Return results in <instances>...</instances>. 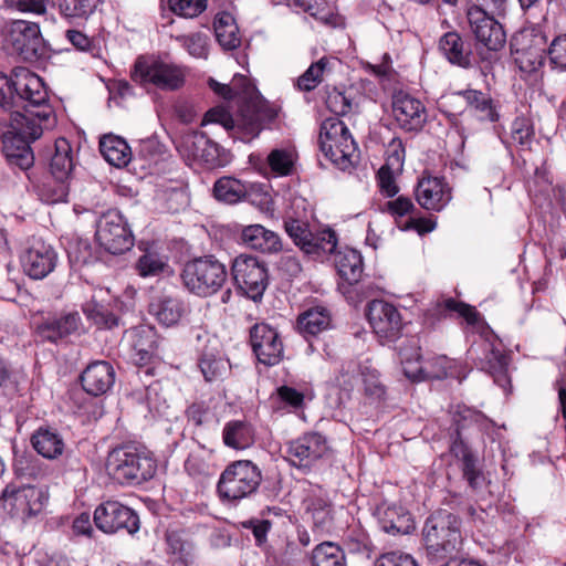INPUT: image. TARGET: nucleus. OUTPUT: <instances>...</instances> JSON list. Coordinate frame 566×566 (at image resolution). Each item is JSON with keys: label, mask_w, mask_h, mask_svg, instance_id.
<instances>
[{"label": "nucleus", "mask_w": 566, "mask_h": 566, "mask_svg": "<svg viewBox=\"0 0 566 566\" xmlns=\"http://www.w3.org/2000/svg\"><path fill=\"white\" fill-rule=\"evenodd\" d=\"M0 107L9 113L10 130L3 132V154L22 153V145L41 137L54 125V112L42 78L23 66L9 75L0 72Z\"/></svg>", "instance_id": "f257e3e1"}, {"label": "nucleus", "mask_w": 566, "mask_h": 566, "mask_svg": "<svg viewBox=\"0 0 566 566\" xmlns=\"http://www.w3.org/2000/svg\"><path fill=\"white\" fill-rule=\"evenodd\" d=\"M277 111L264 99L249 78L234 74L229 84L214 80V124L228 133L253 139L275 120Z\"/></svg>", "instance_id": "f03ea898"}, {"label": "nucleus", "mask_w": 566, "mask_h": 566, "mask_svg": "<svg viewBox=\"0 0 566 566\" xmlns=\"http://www.w3.org/2000/svg\"><path fill=\"white\" fill-rule=\"evenodd\" d=\"M450 424L447 428L448 451L454 459L462 479L470 490L479 492L486 485L483 463L472 444V437L485 423V415L464 403L451 406Z\"/></svg>", "instance_id": "7ed1b4c3"}, {"label": "nucleus", "mask_w": 566, "mask_h": 566, "mask_svg": "<svg viewBox=\"0 0 566 566\" xmlns=\"http://www.w3.org/2000/svg\"><path fill=\"white\" fill-rule=\"evenodd\" d=\"M461 518L444 509L432 512L422 527L426 555L431 562L443 560L462 548Z\"/></svg>", "instance_id": "20e7f679"}, {"label": "nucleus", "mask_w": 566, "mask_h": 566, "mask_svg": "<svg viewBox=\"0 0 566 566\" xmlns=\"http://www.w3.org/2000/svg\"><path fill=\"white\" fill-rule=\"evenodd\" d=\"M106 472L122 485H139L157 470L153 453L144 446L126 443L112 449L106 458Z\"/></svg>", "instance_id": "39448f33"}, {"label": "nucleus", "mask_w": 566, "mask_h": 566, "mask_svg": "<svg viewBox=\"0 0 566 566\" xmlns=\"http://www.w3.org/2000/svg\"><path fill=\"white\" fill-rule=\"evenodd\" d=\"M500 15H489L478 7H468L467 18L474 36L476 55L482 64V74L486 76L500 61V51L506 43L503 25L496 20Z\"/></svg>", "instance_id": "423d86ee"}, {"label": "nucleus", "mask_w": 566, "mask_h": 566, "mask_svg": "<svg viewBox=\"0 0 566 566\" xmlns=\"http://www.w3.org/2000/svg\"><path fill=\"white\" fill-rule=\"evenodd\" d=\"M318 146L324 156L342 170L358 159V148L348 127L337 117L326 118L319 129Z\"/></svg>", "instance_id": "0eeeda50"}, {"label": "nucleus", "mask_w": 566, "mask_h": 566, "mask_svg": "<svg viewBox=\"0 0 566 566\" xmlns=\"http://www.w3.org/2000/svg\"><path fill=\"white\" fill-rule=\"evenodd\" d=\"M262 481L261 470L250 460L230 463L221 473L217 492L221 500L235 502L255 493Z\"/></svg>", "instance_id": "6e6552de"}, {"label": "nucleus", "mask_w": 566, "mask_h": 566, "mask_svg": "<svg viewBox=\"0 0 566 566\" xmlns=\"http://www.w3.org/2000/svg\"><path fill=\"white\" fill-rule=\"evenodd\" d=\"M2 33L7 46L23 61L36 62L45 56V42L36 22L12 20L6 23Z\"/></svg>", "instance_id": "1a4fd4ad"}, {"label": "nucleus", "mask_w": 566, "mask_h": 566, "mask_svg": "<svg viewBox=\"0 0 566 566\" xmlns=\"http://www.w3.org/2000/svg\"><path fill=\"white\" fill-rule=\"evenodd\" d=\"M284 230L300 250L315 259L336 252L338 238L329 228L313 232L307 221L290 217L284 219Z\"/></svg>", "instance_id": "9d476101"}, {"label": "nucleus", "mask_w": 566, "mask_h": 566, "mask_svg": "<svg viewBox=\"0 0 566 566\" xmlns=\"http://www.w3.org/2000/svg\"><path fill=\"white\" fill-rule=\"evenodd\" d=\"M511 53L524 73L536 72L547 55V36L541 29L522 30L510 41Z\"/></svg>", "instance_id": "9b49d317"}, {"label": "nucleus", "mask_w": 566, "mask_h": 566, "mask_svg": "<svg viewBox=\"0 0 566 566\" xmlns=\"http://www.w3.org/2000/svg\"><path fill=\"white\" fill-rule=\"evenodd\" d=\"M481 336L483 338L482 356L478 358L476 366L480 370L490 375L494 382L505 390L511 386V377L509 375L511 355L505 349L502 340L489 326L482 332Z\"/></svg>", "instance_id": "f8f14e48"}, {"label": "nucleus", "mask_w": 566, "mask_h": 566, "mask_svg": "<svg viewBox=\"0 0 566 566\" xmlns=\"http://www.w3.org/2000/svg\"><path fill=\"white\" fill-rule=\"evenodd\" d=\"M231 270L238 289L253 302H261L269 285L265 262L255 256L240 254L234 259Z\"/></svg>", "instance_id": "ddd939ff"}, {"label": "nucleus", "mask_w": 566, "mask_h": 566, "mask_svg": "<svg viewBox=\"0 0 566 566\" xmlns=\"http://www.w3.org/2000/svg\"><path fill=\"white\" fill-rule=\"evenodd\" d=\"M95 238L105 251L122 254L134 245V235L123 216L116 210H108L96 221Z\"/></svg>", "instance_id": "4468645a"}, {"label": "nucleus", "mask_w": 566, "mask_h": 566, "mask_svg": "<svg viewBox=\"0 0 566 566\" xmlns=\"http://www.w3.org/2000/svg\"><path fill=\"white\" fill-rule=\"evenodd\" d=\"M132 80L138 84H154L161 90L175 91L184 85L185 73L177 65L140 56L135 62Z\"/></svg>", "instance_id": "2eb2a0df"}, {"label": "nucleus", "mask_w": 566, "mask_h": 566, "mask_svg": "<svg viewBox=\"0 0 566 566\" xmlns=\"http://www.w3.org/2000/svg\"><path fill=\"white\" fill-rule=\"evenodd\" d=\"M48 501L44 492L35 486L8 484L1 493L4 510L13 517L30 518L42 512Z\"/></svg>", "instance_id": "dca6fc26"}, {"label": "nucleus", "mask_w": 566, "mask_h": 566, "mask_svg": "<svg viewBox=\"0 0 566 566\" xmlns=\"http://www.w3.org/2000/svg\"><path fill=\"white\" fill-rule=\"evenodd\" d=\"M94 523L105 534L126 531L133 535L138 532L140 522L137 513L115 500L101 503L94 511Z\"/></svg>", "instance_id": "f3484780"}, {"label": "nucleus", "mask_w": 566, "mask_h": 566, "mask_svg": "<svg viewBox=\"0 0 566 566\" xmlns=\"http://www.w3.org/2000/svg\"><path fill=\"white\" fill-rule=\"evenodd\" d=\"M249 344L256 360L268 367L280 364L284 345L276 328L268 323H255L249 331Z\"/></svg>", "instance_id": "a211bd4d"}, {"label": "nucleus", "mask_w": 566, "mask_h": 566, "mask_svg": "<svg viewBox=\"0 0 566 566\" xmlns=\"http://www.w3.org/2000/svg\"><path fill=\"white\" fill-rule=\"evenodd\" d=\"M285 459L298 469L311 470L327 455L329 446L326 437L318 432H307L286 444Z\"/></svg>", "instance_id": "6ab92c4d"}, {"label": "nucleus", "mask_w": 566, "mask_h": 566, "mask_svg": "<svg viewBox=\"0 0 566 566\" xmlns=\"http://www.w3.org/2000/svg\"><path fill=\"white\" fill-rule=\"evenodd\" d=\"M391 115L395 124L406 133H419L427 122L424 104L405 91L392 94Z\"/></svg>", "instance_id": "aec40b11"}, {"label": "nucleus", "mask_w": 566, "mask_h": 566, "mask_svg": "<svg viewBox=\"0 0 566 566\" xmlns=\"http://www.w3.org/2000/svg\"><path fill=\"white\" fill-rule=\"evenodd\" d=\"M367 318L375 334L388 342H394L401 335L403 327L401 314L395 305L384 300L369 302Z\"/></svg>", "instance_id": "412c9836"}, {"label": "nucleus", "mask_w": 566, "mask_h": 566, "mask_svg": "<svg viewBox=\"0 0 566 566\" xmlns=\"http://www.w3.org/2000/svg\"><path fill=\"white\" fill-rule=\"evenodd\" d=\"M438 49L450 64L464 70L478 67L482 72V64L476 55L475 46L459 32H446L439 39Z\"/></svg>", "instance_id": "4be33fe9"}, {"label": "nucleus", "mask_w": 566, "mask_h": 566, "mask_svg": "<svg viewBox=\"0 0 566 566\" xmlns=\"http://www.w3.org/2000/svg\"><path fill=\"white\" fill-rule=\"evenodd\" d=\"M417 202L426 210L441 211L452 198V188L444 177L423 171L415 188Z\"/></svg>", "instance_id": "5701e85b"}, {"label": "nucleus", "mask_w": 566, "mask_h": 566, "mask_svg": "<svg viewBox=\"0 0 566 566\" xmlns=\"http://www.w3.org/2000/svg\"><path fill=\"white\" fill-rule=\"evenodd\" d=\"M56 259V252L50 244L41 239H33L22 255L21 263L27 275L41 280L54 270Z\"/></svg>", "instance_id": "b1692460"}, {"label": "nucleus", "mask_w": 566, "mask_h": 566, "mask_svg": "<svg viewBox=\"0 0 566 566\" xmlns=\"http://www.w3.org/2000/svg\"><path fill=\"white\" fill-rule=\"evenodd\" d=\"M374 515L381 530L394 536L410 534L416 528L411 513L401 505L384 501L376 506Z\"/></svg>", "instance_id": "393cba45"}, {"label": "nucleus", "mask_w": 566, "mask_h": 566, "mask_svg": "<svg viewBox=\"0 0 566 566\" xmlns=\"http://www.w3.org/2000/svg\"><path fill=\"white\" fill-rule=\"evenodd\" d=\"M81 326V316L77 312L48 316L35 327V334L42 342L57 343L76 333Z\"/></svg>", "instance_id": "a878e982"}, {"label": "nucleus", "mask_w": 566, "mask_h": 566, "mask_svg": "<svg viewBox=\"0 0 566 566\" xmlns=\"http://www.w3.org/2000/svg\"><path fill=\"white\" fill-rule=\"evenodd\" d=\"M186 287L199 296H208L212 286V261L209 256L188 262L181 274Z\"/></svg>", "instance_id": "bb28decb"}, {"label": "nucleus", "mask_w": 566, "mask_h": 566, "mask_svg": "<svg viewBox=\"0 0 566 566\" xmlns=\"http://www.w3.org/2000/svg\"><path fill=\"white\" fill-rule=\"evenodd\" d=\"M115 382V370L105 360H97L90 364L81 375L83 389L94 396L106 394Z\"/></svg>", "instance_id": "cd10ccee"}, {"label": "nucleus", "mask_w": 566, "mask_h": 566, "mask_svg": "<svg viewBox=\"0 0 566 566\" xmlns=\"http://www.w3.org/2000/svg\"><path fill=\"white\" fill-rule=\"evenodd\" d=\"M453 95L463 97L468 107L478 115L479 119L490 123H496L500 119V102L494 99L489 93L467 88Z\"/></svg>", "instance_id": "c85d7f7f"}, {"label": "nucleus", "mask_w": 566, "mask_h": 566, "mask_svg": "<svg viewBox=\"0 0 566 566\" xmlns=\"http://www.w3.org/2000/svg\"><path fill=\"white\" fill-rule=\"evenodd\" d=\"M241 240L249 248L262 253H276L282 250L279 234L261 224H250L243 228Z\"/></svg>", "instance_id": "c756f323"}, {"label": "nucleus", "mask_w": 566, "mask_h": 566, "mask_svg": "<svg viewBox=\"0 0 566 566\" xmlns=\"http://www.w3.org/2000/svg\"><path fill=\"white\" fill-rule=\"evenodd\" d=\"M438 319L461 317L468 325L475 326L483 322L481 313L473 306L453 297H447L437 302L436 306L430 310Z\"/></svg>", "instance_id": "7c9ffc66"}, {"label": "nucleus", "mask_w": 566, "mask_h": 566, "mask_svg": "<svg viewBox=\"0 0 566 566\" xmlns=\"http://www.w3.org/2000/svg\"><path fill=\"white\" fill-rule=\"evenodd\" d=\"M331 327L332 315L324 306L311 307L297 317V329L307 340Z\"/></svg>", "instance_id": "2f4dec72"}, {"label": "nucleus", "mask_w": 566, "mask_h": 566, "mask_svg": "<svg viewBox=\"0 0 566 566\" xmlns=\"http://www.w3.org/2000/svg\"><path fill=\"white\" fill-rule=\"evenodd\" d=\"M290 6H294L308 13L316 20H319L327 27H344V18L334 11L328 0H286Z\"/></svg>", "instance_id": "473e14b6"}, {"label": "nucleus", "mask_w": 566, "mask_h": 566, "mask_svg": "<svg viewBox=\"0 0 566 566\" xmlns=\"http://www.w3.org/2000/svg\"><path fill=\"white\" fill-rule=\"evenodd\" d=\"M290 6H294L308 13L316 20H319L327 27H344V18L334 11L328 0H286Z\"/></svg>", "instance_id": "72a5a7b5"}, {"label": "nucleus", "mask_w": 566, "mask_h": 566, "mask_svg": "<svg viewBox=\"0 0 566 566\" xmlns=\"http://www.w3.org/2000/svg\"><path fill=\"white\" fill-rule=\"evenodd\" d=\"M34 450L43 458L53 460L62 455L65 442L62 436L52 428L40 427L31 437Z\"/></svg>", "instance_id": "f704fd0d"}, {"label": "nucleus", "mask_w": 566, "mask_h": 566, "mask_svg": "<svg viewBox=\"0 0 566 566\" xmlns=\"http://www.w3.org/2000/svg\"><path fill=\"white\" fill-rule=\"evenodd\" d=\"M223 443L234 450H244L255 442V429L247 420H231L222 431Z\"/></svg>", "instance_id": "c9c22d12"}, {"label": "nucleus", "mask_w": 566, "mask_h": 566, "mask_svg": "<svg viewBox=\"0 0 566 566\" xmlns=\"http://www.w3.org/2000/svg\"><path fill=\"white\" fill-rule=\"evenodd\" d=\"M55 151L50 161L51 176L57 180L70 181L75 167L71 144L65 138H57Z\"/></svg>", "instance_id": "e433bc0d"}, {"label": "nucleus", "mask_w": 566, "mask_h": 566, "mask_svg": "<svg viewBox=\"0 0 566 566\" xmlns=\"http://www.w3.org/2000/svg\"><path fill=\"white\" fill-rule=\"evenodd\" d=\"M185 311L184 303L169 295L157 297L149 304V313L165 326L177 324L185 314Z\"/></svg>", "instance_id": "4c0bfd02"}, {"label": "nucleus", "mask_w": 566, "mask_h": 566, "mask_svg": "<svg viewBox=\"0 0 566 566\" xmlns=\"http://www.w3.org/2000/svg\"><path fill=\"white\" fill-rule=\"evenodd\" d=\"M363 256L354 249L337 251L335 255V266L338 275L349 285H356L363 274Z\"/></svg>", "instance_id": "58836bf2"}, {"label": "nucleus", "mask_w": 566, "mask_h": 566, "mask_svg": "<svg viewBox=\"0 0 566 566\" xmlns=\"http://www.w3.org/2000/svg\"><path fill=\"white\" fill-rule=\"evenodd\" d=\"M99 151L108 164L118 168L128 165L132 159V150L126 140L112 134L101 138Z\"/></svg>", "instance_id": "ea45409f"}, {"label": "nucleus", "mask_w": 566, "mask_h": 566, "mask_svg": "<svg viewBox=\"0 0 566 566\" xmlns=\"http://www.w3.org/2000/svg\"><path fill=\"white\" fill-rule=\"evenodd\" d=\"M214 39L226 51H232L240 46L239 28L231 13L221 12L218 18L214 17Z\"/></svg>", "instance_id": "a19ab883"}, {"label": "nucleus", "mask_w": 566, "mask_h": 566, "mask_svg": "<svg viewBox=\"0 0 566 566\" xmlns=\"http://www.w3.org/2000/svg\"><path fill=\"white\" fill-rule=\"evenodd\" d=\"M310 566H347L344 549L334 542L317 544L308 556Z\"/></svg>", "instance_id": "79ce46f5"}, {"label": "nucleus", "mask_w": 566, "mask_h": 566, "mask_svg": "<svg viewBox=\"0 0 566 566\" xmlns=\"http://www.w3.org/2000/svg\"><path fill=\"white\" fill-rule=\"evenodd\" d=\"M353 94V88L327 85L325 86V105L336 116H346L358 107Z\"/></svg>", "instance_id": "37998d69"}, {"label": "nucleus", "mask_w": 566, "mask_h": 566, "mask_svg": "<svg viewBox=\"0 0 566 566\" xmlns=\"http://www.w3.org/2000/svg\"><path fill=\"white\" fill-rule=\"evenodd\" d=\"M169 269L167 259L157 251L146 250L137 260L135 270L142 277H153Z\"/></svg>", "instance_id": "c03bdc74"}, {"label": "nucleus", "mask_w": 566, "mask_h": 566, "mask_svg": "<svg viewBox=\"0 0 566 566\" xmlns=\"http://www.w3.org/2000/svg\"><path fill=\"white\" fill-rule=\"evenodd\" d=\"M245 196V188L240 180L222 177L214 182V199L227 205L239 202Z\"/></svg>", "instance_id": "a18cd8bd"}, {"label": "nucleus", "mask_w": 566, "mask_h": 566, "mask_svg": "<svg viewBox=\"0 0 566 566\" xmlns=\"http://www.w3.org/2000/svg\"><path fill=\"white\" fill-rule=\"evenodd\" d=\"M69 191V181L57 180V178L52 176L36 186V193L40 200L48 205L66 201Z\"/></svg>", "instance_id": "49530a36"}, {"label": "nucleus", "mask_w": 566, "mask_h": 566, "mask_svg": "<svg viewBox=\"0 0 566 566\" xmlns=\"http://www.w3.org/2000/svg\"><path fill=\"white\" fill-rule=\"evenodd\" d=\"M83 313L93 324L98 328L112 329L120 324V317L109 312L104 305L95 301L86 302L83 307Z\"/></svg>", "instance_id": "de8ad7c7"}, {"label": "nucleus", "mask_w": 566, "mask_h": 566, "mask_svg": "<svg viewBox=\"0 0 566 566\" xmlns=\"http://www.w3.org/2000/svg\"><path fill=\"white\" fill-rule=\"evenodd\" d=\"M364 385V396L371 402L385 400L386 387L380 380V374L370 366H361L359 368Z\"/></svg>", "instance_id": "09e8293b"}, {"label": "nucleus", "mask_w": 566, "mask_h": 566, "mask_svg": "<svg viewBox=\"0 0 566 566\" xmlns=\"http://www.w3.org/2000/svg\"><path fill=\"white\" fill-rule=\"evenodd\" d=\"M99 0H56L60 13L69 20H86L97 8Z\"/></svg>", "instance_id": "8fccbe9b"}, {"label": "nucleus", "mask_w": 566, "mask_h": 566, "mask_svg": "<svg viewBox=\"0 0 566 566\" xmlns=\"http://www.w3.org/2000/svg\"><path fill=\"white\" fill-rule=\"evenodd\" d=\"M166 543L169 553L177 555L185 562L193 556L195 546L185 530H168L166 532Z\"/></svg>", "instance_id": "3c124183"}, {"label": "nucleus", "mask_w": 566, "mask_h": 566, "mask_svg": "<svg viewBox=\"0 0 566 566\" xmlns=\"http://www.w3.org/2000/svg\"><path fill=\"white\" fill-rule=\"evenodd\" d=\"M534 137V126L530 118L518 116L512 122L511 139L521 150H531Z\"/></svg>", "instance_id": "603ef678"}, {"label": "nucleus", "mask_w": 566, "mask_h": 566, "mask_svg": "<svg viewBox=\"0 0 566 566\" xmlns=\"http://www.w3.org/2000/svg\"><path fill=\"white\" fill-rule=\"evenodd\" d=\"M329 59L326 56L321 57L314 62L310 67L297 78L296 86L300 91L311 92L316 88L323 81V75L327 71Z\"/></svg>", "instance_id": "864d4df0"}, {"label": "nucleus", "mask_w": 566, "mask_h": 566, "mask_svg": "<svg viewBox=\"0 0 566 566\" xmlns=\"http://www.w3.org/2000/svg\"><path fill=\"white\" fill-rule=\"evenodd\" d=\"M182 515L188 520H199L200 525L208 527L209 518L211 516L209 495L196 493L193 501H190L182 509Z\"/></svg>", "instance_id": "5fc2aeb1"}, {"label": "nucleus", "mask_w": 566, "mask_h": 566, "mask_svg": "<svg viewBox=\"0 0 566 566\" xmlns=\"http://www.w3.org/2000/svg\"><path fill=\"white\" fill-rule=\"evenodd\" d=\"M239 526L251 531L255 546L266 551L268 535L272 528V522L270 520L251 517L240 522Z\"/></svg>", "instance_id": "6e6d98bb"}, {"label": "nucleus", "mask_w": 566, "mask_h": 566, "mask_svg": "<svg viewBox=\"0 0 566 566\" xmlns=\"http://www.w3.org/2000/svg\"><path fill=\"white\" fill-rule=\"evenodd\" d=\"M450 360L446 355H433L422 360L423 381L429 379H443L448 376Z\"/></svg>", "instance_id": "4d7b16f0"}, {"label": "nucleus", "mask_w": 566, "mask_h": 566, "mask_svg": "<svg viewBox=\"0 0 566 566\" xmlns=\"http://www.w3.org/2000/svg\"><path fill=\"white\" fill-rule=\"evenodd\" d=\"M332 504L323 497H313L307 505L314 527L323 530L332 521Z\"/></svg>", "instance_id": "13d9d810"}, {"label": "nucleus", "mask_w": 566, "mask_h": 566, "mask_svg": "<svg viewBox=\"0 0 566 566\" xmlns=\"http://www.w3.org/2000/svg\"><path fill=\"white\" fill-rule=\"evenodd\" d=\"M547 57L553 70L566 72V33L556 35L547 45Z\"/></svg>", "instance_id": "bf43d9fd"}, {"label": "nucleus", "mask_w": 566, "mask_h": 566, "mask_svg": "<svg viewBox=\"0 0 566 566\" xmlns=\"http://www.w3.org/2000/svg\"><path fill=\"white\" fill-rule=\"evenodd\" d=\"M169 9L185 18L198 17L207 9V0H168Z\"/></svg>", "instance_id": "052dcab7"}, {"label": "nucleus", "mask_w": 566, "mask_h": 566, "mask_svg": "<svg viewBox=\"0 0 566 566\" xmlns=\"http://www.w3.org/2000/svg\"><path fill=\"white\" fill-rule=\"evenodd\" d=\"M268 164L280 176H287L293 171L292 156L284 149L272 150L268 156Z\"/></svg>", "instance_id": "680f3d73"}, {"label": "nucleus", "mask_w": 566, "mask_h": 566, "mask_svg": "<svg viewBox=\"0 0 566 566\" xmlns=\"http://www.w3.org/2000/svg\"><path fill=\"white\" fill-rule=\"evenodd\" d=\"M386 211L395 218L396 223L399 227L402 226V223H400V219L407 214L413 213L417 211V208L409 197L399 196L396 199L386 202Z\"/></svg>", "instance_id": "e2e57ef3"}, {"label": "nucleus", "mask_w": 566, "mask_h": 566, "mask_svg": "<svg viewBox=\"0 0 566 566\" xmlns=\"http://www.w3.org/2000/svg\"><path fill=\"white\" fill-rule=\"evenodd\" d=\"M386 155L387 157L384 166L395 168L397 171L402 169L406 149L401 138L394 137L389 142Z\"/></svg>", "instance_id": "0e129e2a"}, {"label": "nucleus", "mask_w": 566, "mask_h": 566, "mask_svg": "<svg viewBox=\"0 0 566 566\" xmlns=\"http://www.w3.org/2000/svg\"><path fill=\"white\" fill-rule=\"evenodd\" d=\"M184 46L195 57L208 59L209 38L203 33H195L184 39Z\"/></svg>", "instance_id": "69168bd1"}, {"label": "nucleus", "mask_w": 566, "mask_h": 566, "mask_svg": "<svg viewBox=\"0 0 566 566\" xmlns=\"http://www.w3.org/2000/svg\"><path fill=\"white\" fill-rule=\"evenodd\" d=\"M276 395L285 407L292 408L294 410L304 408L305 396L302 391L294 387L283 385L276 389Z\"/></svg>", "instance_id": "338daca9"}, {"label": "nucleus", "mask_w": 566, "mask_h": 566, "mask_svg": "<svg viewBox=\"0 0 566 566\" xmlns=\"http://www.w3.org/2000/svg\"><path fill=\"white\" fill-rule=\"evenodd\" d=\"M375 566H419L416 559L409 555L401 552H389L380 555L376 562Z\"/></svg>", "instance_id": "774afa93"}]
</instances>
